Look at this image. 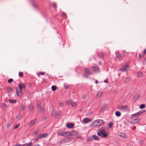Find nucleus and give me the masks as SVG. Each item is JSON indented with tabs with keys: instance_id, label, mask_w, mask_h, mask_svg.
I'll return each mask as SVG.
<instances>
[{
	"instance_id": "1",
	"label": "nucleus",
	"mask_w": 146,
	"mask_h": 146,
	"mask_svg": "<svg viewBox=\"0 0 146 146\" xmlns=\"http://www.w3.org/2000/svg\"><path fill=\"white\" fill-rule=\"evenodd\" d=\"M98 136L102 138H105L108 136V134L106 132L105 130L103 129H100L97 133Z\"/></svg>"
},
{
	"instance_id": "2",
	"label": "nucleus",
	"mask_w": 146,
	"mask_h": 146,
	"mask_svg": "<svg viewBox=\"0 0 146 146\" xmlns=\"http://www.w3.org/2000/svg\"><path fill=\"white\" fill-rule=\"evenodd\" d=\"M72 140L71 137H68L66 138L65 139H62L60 141V143H67L70 141Z\"/></svg>"
},
{
	"instance_id": "3",
	"label": "nucleus",
	"mask_w": 146,
	"mask_h": 146,
	"mask_svg": "<svg viewBox=\"0 0 146 146\" xmlns=\"http://www.w3.org/2000/svg\"><path fill=\"white\" fill-rule=\"evenodd\" d=\"M118 108L120 111H126L127 109V107L126 105L121 106H119Z\"/></svg>"
},
{
	"instance_id": "4",
	"label": "nucleus",
	"mask_w": 146,
	"mask_h": 146,
	"mask_svg": "<svg viewBox=\"0 0 146 146\" xmlns=\"http://www.w3.org/2000/svg\"><path fill=\"white\" fill-rule=\"evenodd\" d=\"M58 135H59L67 136L70 135L69 132H61L58 133Z\"/></svg>"
},
{
	"instance_id": "5",
	"label": "nucleus",
	"mask_w": 146,
	"mask_h": 146,
	"mask_svg": "<svg viewBox=\"0 0 146 146\" xmlns=\"http://www.w3.org/2000/svg\"><path fill=\"white\" fill-rule=\"evenodd\" d=\"M18 86L19 89L21 90L23 89H25V84L22 82V83H20L18 84Z\"/></svg>"
},
{
	"instance_id": "6",
	"label": "nucleus",
	"mask_w": 146,
	"mask_h": 146,
	"mask_svg": "<svg viewBox=\"0 0 146 146\" xmlns=\"http://www.w3.org/2000/svg\"><path fill=\"white\" fill-rule=\"evenodd\" d=\"M128 66L127 65H126L123 66L121 68L119 69V70L123 72H125L128 69Z\"/></svg>"
},
{
	"instance_id": "7",
	"label": "nucleus",
	"mask_w": 146,
	"mask_h": 146,
	"mask_svg": "<svg viewBox=\"0 0 146 146\" xmlns=\"http://www.w3.org/2000/svg\"><path fill=\"white\" fill-rule=\"evenodd\" d=\"M98 126H100L103 125L104 123V121L102 119L96 120Z\"/></svg>"
},
{
	"instance_id": "8",
	"label": "nucleus",
	"mask_w": 146,
	"mask_h": 146,
	"mask_svg": "<svg viewBox=\"0 0 146 146\" xmlns=\"http://www.w3.org/2000/svg\"><path fill=\"white\" fill-rule=\"evenodd\" d=\"M16 93L18 96L21 97L22 95V90L17 89H16Z\"/></svg>"
},
{
	"instance_id": "9",
	"label": "nucleus",
	"mask_w": 146,
	"mask_h": 146,
	"mask_svg": "<svg viewBox=\"0 0 146 146\" xmlns=\"http://www.w3.org/2000/svg\"><path fill=\"white\" fill-rule=\"evenodd\" d=\"M90 126L92 127H95L98 125V124L97 123L96 120H95L91 124Z\"/></svg>"
},
{
	"instance_id": "10",
	"label": "nucleus",
	"mask_w": 146,
	"mask_h": 146,
	"mask_svg": "<svg viewBox=\"0 0 146 146\" xmlns=\"http://www.w3.org/2000/svg\"><path fill=\"white\" fill-rule=\"evenodd\" d=\"M84 70L85 72L88 74H92V72L90 69L88 68H84Z\"/></svg>"
},
{
	"instance_id": "11",
	"label": "nucleus",
	"mask_w": 146,
	"mask_h": 146,
	"mask_svg": "<svg viewBox=\"0 0 146 146\" xmlns=\"http://www.w3.org/2000/svg\"><path fill=\"white\" fill-rule=\"evenodd\" d=\"M118 135L123 138H125L127 137L126 135L124 133H118Z\"/></svg>"
},
{
	"instance_id": "12",
	"label": "nucleus",
	"mask_w": 146,
	"mask_h": 146,
	"mask_svg": "<svg viewBox=\"0 0 146 146\" xmlns=\"http://www.w3.org/2000/svg\"><path fill=\"white\" fill-rule=\"evenodd\" d=\"M69 135H72L73 136H76L78 134V132L77 131H73L71 133H70Z\"/></svg>"
},
{
	"instance_id": "13",
	"label": "nucleus",
	"mask_w": 146,
	"mask_h": 146,
	"mask_svg": "<svg viewBox=\"0 0 146 146\" xmlns=\"http://www.w3.org/2000/svg\"><path fill=\"white\" fill-rule=\"evenodd\" d=\"M133 121L134 123L136 124L139 122V119L138 117L134 118L133 119Z\"/></svg>"
},
{
	"instance_id": "14",
	"label": "nucleus",
	"mask_w": 146,
	"mask_h": 146,
	"mask_svg": "<svg viewBox=\"0 0 146 146\" xmlns=\"http://www.w3.org/2000/svg\"><path fill=\"white\" fill-rule=\"evenodd\" d=\"M91 121V119H89L87 118H86L83 120V122L85 123H87Z\"/></svg>"
},
{
	"instance_id": "15",
	"label": "nucleus",
	"mask_w": 146,
	"mask_h": 146,
	"mask_svg": "<svg viewBox=\"0 0 146 146\" xmlns=\"http://www.w3.org/2000/svg\"><path fill=\"white\" fill-rule=\"evenodd\" d=\"M143 112H144V111H139L138 112H137L136 113H135L133 114V116H139Z\"/></svg>"
},
{
	"instance_id": "16",
	"label": "nucleus",
	"mask_w": 146,
	"mask_h": 146,
	"mask_svg": "<svg viewBox=\"0 0 146 146\" xmlns=\"http://www.w3.org/2000/svg\"><path fill=\"white\" fill-rule=\"evenodd\" d=\"M36 119H34L33 120H32L30 123V126L31 127L35 123V122H36Z\"/></svg>"
},
{
	"instance_id": "17",
	"label": "nucleus",
	"mask_w": 146,
	"mask_h": 146,
	"mask_svg": "<svg viewBox=\"0 0 146 146\" xmlns=\"http://www.w3.org/2000/svg\"><path fill=\"white\" fill-rule=\"evenodd\" d=\"M140 96V95L139 93L137 94L133 98V100H137L138 98Z\"/></svg>"
},
{
	"instance_id": "18",
	"label": "nucleus",
	"mask_w": 146,
	"mask_h": 146,
	"mask_svg": "<svg viewBox=\"0 0 146 146\" xmlns=\"http://www.w3.org/2000/svg\"><path fill=\"white\" fill-rule=\"evenodd\" d=\"M92 68L94 69V70L95 72H99V68L98 66H93Z\"/></svg>"
},
{
	"instance_id": "19",
	"label": "nucleus",
	"mask_w": 146,
	"mask_h": 146,
	"mask_svg": "<svg viewBox=\"0 0 146 146\" xmlns=\"http://www.w3.org/2000/svg\"><path fill=\"white\" fill-rule=\"evenodd\" d=\"M103 93V92L100 91L97 94V97L99 98H100L101 96Z\"/></svg>"
},
{
	"instance_id": "20",
	"label": "nucleus",
	"mask_w": 146,
	"mask_h": 146,
	"mask_svg": "<svg viewBox=\"0 0 146 146\" xmlns=\"http://www.w3.org/2000/svg\"><path fill=\"white\" fill-rule=\"evenodd\" d=\"M93 139L96 140H99L100 139L96 135H94L92 136Z\"/></svg>"
},
{
	"instance_id": "21",
	"label": "nucleus",
	"mask_w": 146,
	"mask_h": 146,
	"mask_svg": "<svg viewBox=\"0 0 146 146\" xmlns=\"http://www.w3.org/2000/svg\"><path fill=\"white\" fill-rule=\"evenodd\" d=\"M67 127L69 128H72L73 127V125L72 123H69L67 124Z\"/></svg>"
},
{
	"instance_id": "22",
	"label": "nucleus",
	"mask_w": 146,
	"mask_h": 146,
	"mask_svg": "<svg viewBox=\"0 0 146 146\" xmlns=\"http://www.w3.org/2000/svg\"><path fill=\"white\" fill-rule=\"evenodd\" d=\"M26 106L24 105H22L20 107V110L21 111H24L25 110Z\"/></svg>"
},
{
	"instance_id": "23",
	"label": "nucleus",
	"mask_w": 146,
	"mask_h": 146,
	"mask_svg": "<svg viewBox=\"0 0 146 146\" xmlns=\"http://www.w3.org/2000/svg\"><path fill=\"white\" fill-rule=\"evenodd\" d=\"M130 80V78L129 77H127L126 78L124 82V83H126L129 82Z\"/></svg>"
},
{
	"instance_id": "24",
	"label": "nucleus",
	"mask_w": 146,
	"mask_h": 146,
	"mask_svg": "<svg viewBox=\"0 0 146 146\" xmlns=\"http://www.w3.org/2000/svg\"><path fill=\"white\" fill-rule=\"evenodd\" d=\"M29 107L30 111H33L34 109V106L33 104H31L29 105Z\"/></svg>"
},
{
	"instance_id": "25",
	"label": "nucleus",
	"mask_w": 146,
	"mask_h": 146,
	"mask_svg": "<svg viewBox=\"0 0 146 146\" xmlns=\"http://www.w3.org/2000/svg\"><path fill=\"white\" fill-rule=\"evenodd\" d=\"M42 138V134H40L39 135H38L37 137L35 139V141H36L37 140H38L39 139H40Z\"/></svg>"
},
{
	"instance_id": "26",
	"label": "nucleus",
	"mask_w": 146,
	"mask_h": 146,
	"mask_svg": "<svg viewBox=\"0 0 146 146\" xmlns=\"http://www.w3.org/2000/svg\"><path fill=\"white\" fill-rule=\"evenodd\" d=\"M107 107V105H105L102 106L100 110V111H102L104 109H105Z\"/></svg>"
},
{
	"instance_id": "27",
	"label": "nucleus",
	"mask_w": 146,
	"mask_h": 146,
	"mask_svg": "<svg viewBox=\"0 0 146 146\" xmlns=\"http://www.w3.org/2000/svg\"><path fill=\"white\" fill-rule=\"evenodd\" d=\"M115 115L117 117H119L121 115V113L119 111H116L115 112Z\"/></svg>"
},
{
	"instance_id": "28",
	"label": "nucleus",
	"mask_w": 146,
	"mask_h": 146,
	"mask_svg": "<svg viewBox=\"0 0 146 146\" xmlns=\"http://www.w3.org/2000/svg\"><path fill=\"white\" fill-rule=\"evenodd\" d=\"M61 114V112L60 111L58 112L57 113L55 114V118H58Z\"/></svg>"
},
{
	"instance_id": "29",
	"label": "nucleus",
	"mask_w": 146,
	"mask_h": 146,
	"mask_svg": "<svg viewBox=\"0 0 146 146\" xmlns=\"http://www.w3.org/2000/svg\"><path fill=\"white\" fill-rule=\"evenodd\" d=\"M98 55L100 58H103L104 57V54L103 52H102L98 54Z\"/></svg>"
},
{
	"instance_id": "30",
	"label": "nucleus",
	"mask_w": 146,
	"mask_h": 146,
	"mask_svg": "<svg viewBox=\"0 0 146 146\" xmlns=\"http://www.w3.org/2000/svg\"><path fill=\"white\" fill-rule=\"evenodd\" d=\"M9 101L11 103H15L17 102V101L16 100H13L11 99L9 100Z\"/></svg>"
},
{
	"instance_id": "31",
	"label": "nucleus",
	"mask_w": 146,
	"mask_h": 146,
	"mask_svg": "<svg viewBox=\"0 0 146 146\" xmlns=\"http://www.w3.org/2000/svg\"><path fill=\"white\" fill-rule=\"evenodd\" d=\"M12 123V122L11 121H9L6 125V127L7 128H9L11 126Z\"/></svg>"
},
{
	"instance_id": "32",
	"label": "nucleus",
	"mask_w": 146,
	"mask_h": 146,
	"mask_svg": "<svg viewBox=\"0 0 146 146\" xmlns=\"http://www.w3.org/2000/svg\"><path fill=\"white\" fill-rule=\"evenodd\" d=\"M42 104V103L40 102H38L37 104L36 105V107L37 108H39L40 107L41 105Z\"/></svg>"
},
{
	"instance_id": "33",
	"label": "nucleus",
	"mask_w": 146,
	"mask_h": 146,
	"mask_svg": "<svg viewBox=\"0 0 146 146\" xmlns=\"http://www.w3.org/2000/svg\"><path fill=\"white\" fill-rule=\"evenodd\" d=\"M51 88L52 90L54 91H55L57 89L56 87L55 86H52Z\"/></svg>"
},
{
	"instance_id": "34",
	"label": "nucleus",
	"mask_w": 146,
	"mask_h": 146,
	"mask_svg": "<svg viewBox=\"0 0 146 146\" xmlns=\"http://www.w3.org/2000/svg\"><path fill=\"white\" fill-rule=\"evenodd\" d=\"M137 75L138 76L141 77L142 76V72L140 71H139L137 72Z\"/></svg>"
},
{
	"instance_id": "35",
	"label": "nucleus",
	"mask_w": 146,
	"mask_h": 146,
	"mask_svg": "<svg viewBox=\"0 0 146 146\" xmlns=\"http://www.w3.org/2000/svg\"><path fill=\"white\" fill-rule=\"evenodd\" d=\"M7 90L9 92H12L13 90L12 88L10 87H9L7 88Z\"/></svg>"
},
{
	"instance_id": "36",
	"label": "nucleus",
	"mask_w": 146,
	"mask_h": 146,
	"mask_svg": "<svg viewBox=\"0 0 146 146\" xmlns=\"http://www.w3.org/2000/svg\"><path fill=\"white\" fill-rule=\"evenodd\" d=\"M93 139L92 136V137H89L88 138L87 140L88 141H92Z\"/></svg>"
},
{
	"instance_id": "37",
	"label": "nucleus",
	"mask_w": 146,
	"mask_h": 146,
	"mask_svg": "<svg viewBox=\"0 0 146 146\" xmlns=\"http://www.w3.org/2000/svg\"><path fill=\"white\" fill-rule=\"evenodd\" d=\"M145 105L144 104H142L140 105V109H143L145 107Z\"/></svg>"
},
{
	"instance_id": "38",
	"label": "nucleus",
	"mask_w": 146,
	"mask_h": 146,
	"mask_svg": "<svg viewBox=\"0 0 146 146\" xmlns=\"http://www.w3.org/2000/svg\"><path fill=\"white\" fill-rule=\"evenodd\" d=\"M23 72H19V77H21L23 76Z\"/></svg>"
},
{
	"instance_id": "39",
	"label": "nucleus",
	"mask_w": 146,
	"mask_h": 146,
	"mask_svg": "<svg viewBox=\"0 0 146 146\" xmlns=\"http://www.w3.org/2000/svg\"><path fill=\"white\" fill-rule=\"evenodd\" d=\"M45 110V108L43 107H42L40 109V112H43Z\"/></svg>"
},
{
	"instance_id": "40",
	"label": "nucleus",
	"mask_w": 146,
	"mask_h": 146,
	"mask_svg": "<svg viewBox=\"0 0 146 146\" xmlns=\"http://www.w3.org/2000/svg\"><path fill=\"white\" fill-rule=\"evenodd\" d=\"M52 6L55 9H56L57 8V6H56V4L55 3H53V4L52 5Z\"/></svg>"
},
{
	"instance_id": "41",
	"label": "nucleus",
	"mask_w": 146,
	"mask_h": 146,
	"mask_svg": "<svg viewBox=\"0 0 146 146\" xmlns=\"http://www.w3.org/2000/svg\"><path fill=\"white\" fill-rule=\"evenodd\" d=\"M144 57V55L143 53L139 54V59L140 58H143Z\"/></svg>"
},
{
	"instance_id": "42",
	"label": "nucleus",
	"mask_w": 146,
	"mask_h": 146,
	"mask_svg": "<svg viewBox=\"0 0 146 146\" xmlns=\"http://www.w3.org/2000/svg\"><path fill=\"white\" fill-rule=\"evenodd\" d=\"M33 7H34L35 9H38V7L37 5H36V4H33Z\"/></svg>"
},
{
	"instance_id": "43",
	"label": "nucleus",
	"mask_w": 146,
	"mask_h": 146,
	"mask_svg": "<svg viewBox=\"0 0 146 146\" xmlns=\"http://www.w3.org/2000/svg\"><path fill=\"white\" fill-rule=\"evenodd\" d=\"M3 108H6V104L5 103H3L2 104Z\"/></svg>"
},
{
	"instance_id": "44",
	"label": "nucleus",
	"mask_w": 146,
	"mask_h": 146,
	"mask_svg": "<svg viewBox=\"0 0 146 146\" xmlns=\"http://www.w3.org/2000/svg\"><path fill=\"white\" fill-rule=\"evenodd\" d=\"M76 104V103L75 102H72L71 103V106L72 107H75Z\"/></svg>"
},
{
	"instance_id": "45",
	"label": "nucleus",
	"mask_w": 146,
	"mask_h": 146,
	"mask_svg": "<svg viewBox=\"0 0 146 146\" xmlns=\"http://www.w3.org/2000/svg\"><path fill=\"white\" fill-rule=\"evenodd\" d=\"M48 135V134L46 133H45L43 134H42V138L43 137H46Z\"/></svg>"
},
{
	"instance_id": "46",
	"label": "nucleus",
	"mask_w": 146,
	"mask_h": 146,
	"mask_svg": "<svg viewBox=\"0 0 146 146\" xmlns=\"http://www.w3.org/2000/svg\"><path fill=\"white\" fill-rule=\"evenodd\" d=\"M116 56L117 58H119L120 57V55L119 53H116Z\"/></svg>"
},
{
	"instance_id": "47",
	"label": "nucleus",
	"mask_w": 146,
	"mask_h": 146,
	"mask_svg": "<svg viewBox=\"0 0 146 146\" xmlns=\"http://www.w3.org/2000/svg\"><path fill=\"white\" fill-rule=\"evenodd\" d=\"M13 81V80L12 78L9 79L8 80V82L9 83H10Z\"/></svg>"
},
{
	"instance_id": "48",
	"label": "nucleus",
	"mask_w": 146,
	"mask_h": 146,
	"mask_svg": "<svg viewBox=\"0 0 146 146\" xmlns=\"http://www.w3.org/2000/svg\"><path fill=\"white\" fill-rule=\"evenodd\" d=\"M67 102L68 104H71V100H68L67 101Z\"/></svg>"
},
{
	"instance_id": "49",
	"label": "nucleus",
	"mask_w": 146,
	"mask_h": 146,
	"mask_svg": "<svg viewBox=\"0 0 146 146\" xmlns=\"http://www.w3.org/2000/svg\"><path fill=\"white\" fill-rule=\"evenodd\" d=\"M32 144V142H30L29 144H27L26 146H31Z\"/></svg>"
},
{
	"instance_id": "50",
	"label": "nucleus",
	"mask_w": 146,
	"mask_h": 146,
	"mask_svg": "<svg viewBox=\"0 0 146 146\" xmlns=\"http://www.w3.org/2000/svg\"><path fill=\"white\" fill-rule=\"evenodd\" d=\"M59 106L61 107H62L63 105V103H60L59 104Z\"/></svg>"
},
{
	"instance_id": "51",
	"label": "nucleus",
	"mask_w": 146,
	"mask_h": 146,
	"mask_svg": "<svg viewBox=\"0 0 146 146\" xmlns=\"http://www.w3.org/2000/svg\"><path fill=\"white\" fill-rule=\"evenodd\" d=\"M66 16V13H65L64 12H63V13H62V17H65Z\"/></svg>"
},
{
	"instance_id": "52",
	"label": "nucleus",
	"mask_w": 146,
	"mask_h": 146,
	"mask_svg": "<svg viewBox=\"0 0 146 146\" xmlns=\"http://www.w3.org/2000/svg\"><path fill=\"white\" fill-rule=\"evenodd\" d=\"M83 76L85 78H88V76L86 74H84L83 75Z\"/></svg>"
},
{
	"instance_id": "53",
	"label": "nucleus",
	"mask_w": 146,
	"mask_h": 146,
	"mask_svg": "<svg viewBox=\"0 0 146 146\" xmlns=\"http://www.w3.org/2000/svg\"><path fill=\"white\" fill-rule=\"evenodd\" d=\"M19 124H18L17 125H16L14 129H16L17 128L19 127Z\"/></svg>"
},
{
	"instance_id": "54",
	"label": "nucleus",
	"mask_w": 146,
	"mask_h": 146,
	"mask_svg": "<svg viewBox=\"0 0 146 146\" xmlns=\"http://www.w3.org/2000/svg\"><path fill=\"white\" fill-rule=\"evenodd\" d=\"M143 54L144 55V54H146V48L144 49Z\"/></svg>"
},
{
	"instance_id": "55",
	"label": "nucleus",
	"mask_w": 146,
	"mask_h": 146,
	"mask_svg": "<svg viewBox=\"0 0 146 146\" xmlns=\"http://www.w3.org/2000/svg\"><path fill=\"white\" fill-rule=\"evenodd\" d=\"M45 73V72L43 71L41 72H40V74L42 75L44 74Z\"/></svg>"
},
{
	"instance_id": "56",
	"label": "nucleus",
	"mask_w": 146,
	"mask_h": 146,
	"mask_svg": "<svg viewBox=\"0 0 146 146\" xmlns=\"http://www.w3.org/2000/svg\"><path fill=\"white\" fill-rule=\"evenodd\" d=\"M39 130H36L35 132V134H36L37 133H39Z\"/></svg>"
},
{
	"instance_id": "57",
	"label": "nucleus",
	"mask_w": 146,
	"mask_h": 146,
	"mask_svg": "<svg viewBox=\"0 0 146 146\" xmlns=\"http://www.w3.org/2000/svg\"><path fill=\"white\" fill-rule=\"evenodd\" d=\"M112 124L113 123H110L109 124V126L110 128H111L112 127Z\"/></svg>"
},
{
	"instance_id": "58",
	"label": "nucleus",
	"mask_w": 146,
	"mask_h": 146,
	"mask_svg": "<svg viewBox=\"0 0 146 146\" xmlns=\"http://www.w3.org/2000/svg\"><path fill=\"white\" fill-rule=\"evenodd\" d=\"M55 113V110H53L52 112V115H53Z\"/></svg>"
},
{
	"instance_id": "59",
	"label": "nucleus",
	"mask_w": 146,
	"mask_h": 146,
	"mask_svg": "<svg viewBox=\"0 0 146 146\" xmlns=\"http://www.w3.org/2000/svg\"><path fill=\"white\" fill-rule=\"evenodd\" d=\"M69 88V86L68 85H67L65 87V89H68Z\"/></svg>"
},
{
	"instance_id": "60",
	"label": "nucleus",
	"mask_w": 146,
	"mask_h": 146,
	"mask_svg": "<svg viewBox=\"0 0 146 146\" xmlns=\"http://www.w3.org/2000/svg\"><path fill=\"white\" fill-rule=\"evenodd\" d=\"M86 98V95H84L82 97V98L83 99H85Z\"/></svg>"
},
{
	"instance_id": "61",
	"label": "nucleus",
	"mask_w": 146,
	"mask_h": 146,
	"mask_svg": "<svg viewBox=\"0 0 146 146\" xmlns=\"http://www.w3.org/2000/svg\"><path fill=\"white\" fill-rule=\"evenodd\" d=\"M136 127L135 126H134L133 128H132V129L133 130H135L136 129Z\"/></svg>"
},
{
	"instance_id": "62",
	"label": "nucleus",
	"mask_w": 146,
	"mask_h": 146,
	"mask_svg": "<svg viewBox=\"0 0 146 146\" xmlns=\"http://www.w3.org/2000/svg\"><path fill=\"white\" fill-rule=\"evenodd\" d=\"M19 143H17L16 144V145H13L12 146H19Z\"/></svg>"
},
{
	"instance_id": "63",
	"label": "nucleus",
	"mask_w": 146,
	"mask_h": 146,
	"mask_svg": "<svg viewBox=\"0 0 146 146\" xmlns=\"http://www.w3.org/2000/svg\"><path fill=\"white\" fill-rule=\"evenodd\" d=\"M25 144H22V145H20L19 144V146H24V145H25Z\"/></svg>"
},
{
	"instance_id": "64",
	"label": "nucleus",
	"mask_w": 146,
	"mask_h": 146,
	"mask_svg": "<svg viewBox=\"0 0 146 146\" xmlns=\"http://www.w3.org/2000/svg\"><path fill=\"white\" fill-rule=\"evenodd\" d=\"M146 61V58H145V59L143 61V63H145V62Z\"/></svg>"
}]
</instances>
